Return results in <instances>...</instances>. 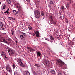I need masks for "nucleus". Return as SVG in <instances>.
<instances>
[{"label": "nucleus", "mask_w": 75, "mask_h": 75, "mask_svg": "<svg viewBox=\"0 0 75 75\" xmlns=\"http://www.w3.org/2000/svg\"><path fill=\"white\" fill-rule=\"evenodd\" d=\"M7 7V6H6V5H4L2 7V10H4V9H6V7Z\"/></svg>", "instance_id": "obj_28"}, {"label": "nucleus", "mask_w": 75, "mask_h": 75, "mask_svg": "<svg viewBox=\"0 0 75 75\" xmlns=\"http://www.w3.org/2000/svg\"><path fill=\"white\" fill-rule=\"evenodd\" d=\"M50 20H51L52 19V18H53V17L52 16H51L50 17Z\"/></svg>", "instance_id": "obj_42"}, {"label": "nucleus", "mask_w": 75, "mask_h": 75, "mask_svg": "<svg viewBox=\"0 0 75 75\" xmlns=\"http://www.w3.org/2000/svg\"><path fill=\"white\" fill-rule=\"evenodd\" d=\"M0 41L1 42H4L5 44H6L8 45H11L10 44H11L10 43V42L5 40V39H4V38H2L0 40Z\"/></svg>", "instance_id": "obj_5"}, {"label": "nucleus", "mask_w": 75, "mask_h": 75, "mask_svg": "<svg viewBox=\"0 0 75 75\" xmlns=\"http://www.w3.org/2000/svg\"><path fill=\"white\" fill-rule=\"evenodd\" d=\"M8 38L7 37H5L4 39H5L6 40H8Z\"/></svg>", "instance_id": "obj_38"}, {"label": "nucleus", "mask_w": 75, "mask_h": 75, "mask_svg": "<svg viewBox=\"0 0 75 75\" xmlns=\"http://www.w3.org/2000/svg\"><path fill=\"white\" fill-rule=\"evenodd\" d=\"M45 40H46L48 41H50V40L48 39L47 38H45Z\"/></svg>", "instance_id": "obj_35"}, {"label": "nucleus", "mask_w": 75, "mask_h": 75, "mask_svg": "<svg viewBox=\"0 0 75 75\" xmlns=\"http://www.w3.org/2000/svg\"><path fill=\"white\" fill-rule=\"evenodd\" d=\"M17 61L19 64H20L22 62V60H21V59H19V58L17 59Z\"/></svg>", "instance_id": "obj_13"}, {"label": "nucleus", "mask_w": 75, "mask_h": 75, "mask_svg": "<svg viewBox=\"0 0 75 75\" xmlns=\"http://www.w3.org/2000/svg\"><path fill=\"white\" fill-rule=\"evenodd\" d=\"M1 4V2H0V5Z\"/></svg>", "instance_id": "obj_52"}, {"label": "nucleus", "mask_w": 75, "mask_h": 75, "mask_svg": "<svg viewBox=\"0 0 75 75\" xmlns=\"http://www.w3.org/2000/svg\"><path fill=\"white\" fill-rule=\"evenodd\" d=\"M24 75H30V72L28 71H25Z\"/></svg>", "instance_id": "obj_16"}, {"label": "nucleus", "mask_w": 75, "mask_h": 75, "mask_svg": "<svg viewBox=\"0 0 75 75\" xmlns=\"http://www.w3.org/2000/svg\"><path fill=\"white\" fill-rule=\"evenodd\" d=\"M34 75H40V74L38 73H36L35 71H34L33 72Z\"/></svg>", "instance_id": "obj_19"}, {"label": "nucleus", "mask_w": 75, "mask_h": 75, "mask_svg": "<svg viewBox=\"0 0 75 75\" xmlns=\"http://www.w3.org/2000/svg\"><path fill=\"white\" fill-rule=\"evenodd\" d=\"M51 7L50 6H49V8H51Z\"/></svg>", "instance_id": "obj_51"}, {"label": "nucleus", "mask_w": 75, "mask_h": 75, "mask_svg": "<svg viewBox=\"0 0 75 75\" xmlns=\"http://www.w3.org/2000/svg\"><path fill=\"white\" fill-rule=\"evenodd\" d=\"M61 8L63 11H64V10H65V7L64 6H62L61 7Z\"/></svg>", "instance_id": "obj_26"}, {"label": "nucleus", "mask_w": 75, "mask_h": 75, "mask_svg": "<svg viewBox=\"0 0 75 75\" xmlns=\"http://www.w3.org/2000/svg\"><path fill=\"white\" fill-rule=\"evenodd\" d=\"M56 64L57 65H59V67H62L63 65L65 64V63L64 62L59 59L57 60V62H56Z\"/></svg>", "instance_id": "obj_4"}, {"label": "nucleus", "mask_w": 75, "mask_h": 75, "mask_svg": "<svg viewBox=\"0 0 75 75\" xmlns=\"http://www.w3.org/2000/svg\"><path fill=\"white\" fill-rule=\"evenodd\" d=\"M12 12L14 15H17L18 14V11L16 10H13Z\"/></svg>", "instance_id": "obj_15"}, {"label": "nucleus", "mask_w": 75, "mask_h": 75, "mask_svg": "<svg viewBox=\"0 0 75 75\" xmlns=\"http://www.w3.org/2000/svg\"><path fill=\"white\" fill-rule=\"evenodd\" d=\"M13 29H12V31H13Z\"/></svg>", "instance_id": "obj_53"}, {"label": "nucleus", "mask_w": 75, "mask_h": 75, "mask_svg": "<svg viewBox=\"0 0 75 75\" xmlns=\"http://www.w3.org/2000/svg\"><path fill=\"white\" fill-rule=\"evenodd\" d=\"M59 16H61V13L60 12H59V13H58Z\"/></svg>", "instance_id": "obj_43"}, {"label": "nucleus", "mask_w": 75, "mask_h": 75, "mask_svg": "<svg viewBox=\"0 0 75 75\" xmlns=\"http://www.w3.org/2000/svg\"><path fill=\"white\" fill-rule=\"evenodd\" d=\"M4 13H7V14H9V12L6 11L4 12Z\"/></svg>", "instance_id": "obj_37"}, {"label": "nucleus", "mask_w": 75, "mask_h": 75, "mask_svg": "<svg viewBox=\"0 0 75 75\" xmlns=\"http://www.w3.org/2000/svg\"><path fill=\"white\" fill-rule=\"evenodd\" d=\"M66 69H67V67H66Z\"/></svg>", "instance_id": "obj_62"}, {"label": "nucleus", "mask_w": 75, "mask_h": 75, "mask_svg": "<svg viewBox=\"0 0 75 75\" xmlns=\"http://www.w3.org/2000/svg\"><path fill=\"white\" fill-rule=\"evenodd\" d=\"M17 8L18 12H20V11H22V8L20 5L18 4L17 5Z\"/></svg>", "instance_id": "obj_10"}, {"label": "nucleus", "mask_w": 75, "mask_h": 75, "mask_svg": "<svg viewBox=\"0 0 75 75\" xmlns=\"http://www.w3.org/2000/svg\"><path fill=\"white\" fill-rule=\"evenodd\" d=\"M59 18H61V19H62V16H60L59 17Z\"/></svg>", "instance_id": "obj_44"}, {"label": "nucleus", "mask_w": 75, "mask_h": 75, "mask_svg": "<svg viewBox=\"0 0 75 75\" xmlns=\"http://www.w3.org/2000/svg\"><path fill=\"white\" fill-rule=\"evenodd\" d=\"M39 52V51H38V52L36 51V52H36V53H38V52Z\"/></svg>", "instance_id": "obj_49"}, {"label": "nucleus", "mask_w": 75, "mask_h": 75, "mask_svg": "<svg viewBox=\"0 0 75 75\" xmlns=\"http://www.w3.org/2000/svg\"><path fill=\"white\" fill-rule=\"evenodd\" d=\"M69 36H66V38H67V39H66L67 40V44L68 45H69V44L70 43V42H69V41H68V38H69Z\"/></svg>", "instance_id": "obj_14"}, {"label": "nucleus", "mask_w": 75, "mask_h": 75, "mask_svg": "<svg viewBox=\"0 0 75 75\" xmlns=\"http://www.w3.org/2000/svg\"><path fill=\"white\" fill-rule=\"evenodd\" d=\"M50 23L51 24H52L53 23V19H50Z\"/></svg>", "instance_id": "obj_29"}, {"label": "nucleus", "mask_w": 75, "mask_h": 75, "mask_svg": "<svg viewBox=\"0 0 75 75\" xmlns=\"http://www.w3.org/2000/svg\"><path fill=\"white\" fill-rule=\"evenodd\" d=\"M67 75H68V74H67Z\"/></svg>", "instance_id": "obj_56"}, {"label": "nucleus", "mask_w": 75, "mask_h": 75, "mask_svg": "<svg viewBox=\"0 0 75 75\" xmlns=\"http://www.w3.org/2000/svg\"><path fill=\"white\" fill-rule=\"evenodd\" d=\"M15 67H16L15 65L14 64H13L12 65V67L13 69H14L15 68Z\"/></svg>", "instance_id": "obj_36"}, {"label": "nucleus", "mask_w": 75, "mask_h": 75, "mask_svg": "<svg viewBox=\"0 0 75 75\" xmlns=\"http://www.w3.org/2000/svg\"><path fill=\"white\" fill-rule=\"evenodd\" d=\"M41 15L42 16H43L44 15V12L42 11L41 12Z\"/></svg>", "instance_id": "obj_32"}, {"label": "nucleus", "mask_w": 75, "mask_h": 75, "mask_svg": "<svg viewBox=\"0 0 75 75\" xmlns=\"http://www.w3.org/2000/svg\"><path fill=\"white\" fill-rule=\"evenodd\" d=\"M69 1H72V0H68Z\"/></svg>", "instance_id": "obj_48"}, {"label": "nucleus", "mask_w": 75, "mask_h": 75, "mask_svg": "<svg viewBox=\"0 0 75 75\" xmlns=\"http://www.w3.org/2000/svg\"><path fill=\"white\" fill-rule=\"evenodd\" d=\"M63 73L64 74V75H65V72H64Z\"/></svg>", "instance_id": "obj_50"}, {"label": "nucleus", "mask_w": 75, "mask_h": 75, "mask_svg": "<svg viewBox=\"0 0 75 75\" xmlns=\"http://www.w3.org/2000/svg\"><path fill=\"white\" fill-rule=\"evenodd\" d=\"M6 1L8 4H10L11 2V0H6Z\"/></svg>", "instance_id": "obj_22"}, {"label": "nucleus", "mask_w": 75, "mask_h": 75, "mask_svg": "<svg viewBox=\"0 0 75 75\" xmlns=\"http://www.w3.org/2000/svg\"><path fill=\"white\" fill-rule=\"evenodd\" d=\"M43 61L44 62V64L45 66V67H47V68H49L50 66H49V63L50 62L48 60V59L45 58H44L43 59Z\"/></svg>", "instance_id": "obj_1"}, {"label": "nucleus", "mask_w": 75, "mask_h": 75, "mask_svg": "<svg viewBox=\"0 0 75 75\" xmlns=\"http://www.w3.org/2000/svg\"><path fill=\"white\" fill-rule=\"evenodd\" d=\"M58 75H62V74H61V72H59L58 74Z\"/></svg>", "instance_id": "obj_39"}, {"label": "nucleus", "mask_w": 75, "mask_h": 75, "mask_svg": "<svg viewBox=\"0 0 75 75\" xmlns=\"http://www.w3.org/2000/svg\"><path fill=\"white\" fill-rule=\"evenodd\" d=\"M8 51L10 55V54L13 55V54H14V52H15V51L12 49H8Z\"/></svg>", "instance_id": "obj_7"}, {"label": "nucleus", "mask_w": 75, "mask_h": 75, "mask_svg": "<svg viewBox=\"0 0 75 75\" xmlns=\"http://www.w3.org/2000/svg\"><path fill=\"white\" fill-rule=\"evenodd\" d=\"M6 69L7 71H8L11 70V67H10V65H8L6 66Z\"/></svg>", "instance_id": "obj_11"}, {"label": "nucleus", "mask_w": 75, "mask_h": 75, "mask_svg": "<svg viewBox=\"0 0 75 75\" xmlns=\"http://www.w3.org/2000/svg\"><path fill=\"white\" fill-rule=\"evenodd\" d=\"M4 0V1H6V0Z\"/></svg>", "instance_id": "obj_58"}, {"label": "nucleus", "mask_w": 75, "mask_h": 75, "mask_svg": "<svg viewBox=\"0 0 75 75\" xmlns=\"http://www.w3.org/2000/svg\"><path fill=\"white\" fill-rule=\"evenodd\" d=\"M1 55L2 57H3L4 58V59L5 61L8 60V57H7V56L6 55V54L3 51H1L0 52Z\"/></svg>", "instance_id": "obj_3"}, {"label": "nucleus", "mask_w": 75, "mask_h": 75, "mask_svg": "<svg viewBox=\"0 0 75 75\" xmlns=\"http://www.w3.org/2000/svg\"><path fill=\"white\" fill-rule=\"evenodd\" d=\"M6 11H9V8H8L7 9V10H6Z\"/></svg>", "instance_id": "obj_47"}, {"label": "nucleus", "mask_w": 75, "mask_h": 75, "mask_svg": "<svg viewBox=\"0 0 75 75\" xmlns=\"http://www.w3.org/2000/svg\"><path fill=\"white\" fill-rule=\"evenodd\" d=\"M19 35H20L19 38L21 40H23L25 38V34L23 32H20Z\"/></svg>", "instance_id": "obj_6"}, {"label": "nucleus", "mask_w": 75, "mask_h": 75, "mask_svg": "<svg viewBox=\"0 0 75 75\" xmlns=\"http://www.w3.org/2000/svg\"><path fill=\"white\" fill-rule=\"evenodd\" d=\"M28 49V51L29 52V51H30L31 52V51H33V49L31 47H26Z\"/></svg>", "instance_id": "obj_12"}, {"label": "nucleus", "mask_w": 75, "mask_h": 75, "mask_svg": "<svg viewBox=\"0 0 75 75\" xmlns=\"http://www.w3.org/2000/svg\"><path fill=\"white\" fill-rule=\"evenodd\" d=\"M8 72H9V74H12V70H9L8 71Z\"/></svg>", "instance_id": "obj_30"}, {"label": "nucleus", "mask_w": 75, "mask_h": 75, "mask_svg": "<svg viewBox=\"0 0 75 75\" xmlns=\"http://www.w3.org/2000/svg\"><path fill=\"white\" fill-rule=\"evenodd\" d=\"M4 29V26L3 25V23L1 22L0 23V30L3 31Z\"/></svg>", "instance_id": "obj_8"}, {"label": "nucleus", "mask_w": 75, "mask_h": 75, "mask_svg": "<svg viewBox=\"0 0 75 75\" xmlns=\"http://www.w3.org/2000/svg\"><path fill=\"white\" fill-rule=\"evenodd\" d=\"M27 2H28L29 3H30L31 2V0H26Z\"/></svg>", "instance_id": "obj_40"}, {"label": "nucleus", "mask_w": 75, "mask_h": 75, "mask_svg": "<svg viewBox=\"0 0 75 75\" xmlns=\"http://www.w3.org/2000/svg\"><path fill=\"white\" fill-rule=\"evenodd\" d=\"M9 20H16V19L15 18H13L12 17H9Z\"/></svg>", "instance_id": "obj_25"}, {"label": "nucleus", "mask_w": 75, "mask_h": 75, "mask_svg": "<svg viewBox=\"0 0 75 75\" xmlns=\"http://www.w3.org/2000/svg\"><path fill=\"white\" fill-rule=\"evenodd\" d=\"M28 28L29 30H32V27H31V26H29Z\"/></svg>", "instance_id": "obj_31"}, {"label": "nucleus", "mask_w": 75, "mask_h": 75, "mask_svg": "<svg viewBox=\"0 0 75 75\" xmlns=\"http://www.w3.org/2000/svg\"><path fill=\"white\" fill-rule=\"evenodd\" d=\"M6 75H7V74H6Z\"/></svg>", "instance_id": "obj_59"}, {"label": "nucleus", "mask_w": 75, "mask_h": 75, "mask_svg": "<svg viewBox=\"0 0 75 75\" xmlns=\"http://www.w3.org/2000/svg\"><path fill=\"white\" fill-rule=\"evenodd\" d=\"M49 3L50 4H53V5L54 4V3L52 1H50L49 2Z\"/></svg>", "instance_id": "obj_34"}, {"label": "nucleus", "mask_w": 75, "mask_h": 75, "mask_svg": "<svg viewBox=\"0 0 75 75\" xmlns=\"http://www.w3.org/2000/svg\"><path fill=\"white\" fill-rule=\"evenodd\" d=\"M19 64H20V65L21 66V67H25V65H24V63L22 62L21 63Z\"/></svg>", "instance_id": "obj_18"}, {"label": "nucleus", "mask_w": 75, "mask_h": 75, "mask_svg": "<svg viewBox=\"0 0 75 75\" xmlns=\"http://www.w3.org/2000/svg\"><path fill=\"white\" fill-rule=\"evenodd\" d=\"M15 42L16 43V44H17V43H18V41L17 40H16L15 41Z\"/></svg>", "instance_id": "obj_45"}, {"label": "nucleus", "mask_w": 75, "mask_h": 75, "mask_svg": "<svg viewBox=\"0 0 75 75\" xmlns=\"http://www.w3.org/2000/svg\"><path fill=\"white\" fill-rule=\"evenodd\" d=\"M69 3H67V6H66V8L67 9H68L69 8Z\"/></svg>", "instance_id": "obj_24"}, {"label": "nucleus", "mask_w": 75, "mask_h": 75, "mask_svg": "<svg viewBox=\"0 0 75 75\" xmlns=\"http://www.w3.org/2000/svg\"><path fill=\"white\" fill-rule=\"evenodd\" d=\"M7 40L8 41H9V42H10V43H11V42H12V40H11V39L9 38H8Z\"/></svg>", "instance_id": "obj_20"}, {"label": "nucleus", "mask_w": 75, "mask_h": 75, "mask_svg": "<svg viewBox=\"0 0 75 75\" xmlns=\"http://www.w3.org/2000/svg\"><path fill=\"white\" fill-rule=\"evenodd\" d=\"M11 35L14 36V31H11Z\"/></svg>", "instance_id": "obj_21"}, {"label": "nucleus", "mask_w": 75, "mask_h": 75, "mask_svg": "<svg viewBox=\"0 0 75 75\" xmlns=\"http://www.w3.org/2000/svg\"><path fill=\"white\" fill-rule=\"evenodd\" d=\"M50 73H51V74H54L55 73V71H54V70H52L50 71Z\"/></svg>", "instance_id": "obj_27"}, {"label": "nucleus", "mask_w": 75, "mask_h": 75, "mask_svg": "<svg viewBox=\"0 0 75 75\" xmlns=\"http://www.w3.org/2000/svg\"><path fill=\"white\" fill-rule=\"evenodd\" d=\"M17 4H18V3H17Z\"/></svg>", "instance_id": "obj_60"}, {"label": "nucleus", "mask_w": 75, "mask_h": 75, "mask_svg": "<svg viewBox=\"0 0 75 75\" xmlns=\"http://www.w3.org/2000/svg\"><path fill=\"white\" fill-rule=\"evenodd\" d=\"M35 66H36V67H40V65L37 64H35Z\"/></svg>", "instance_id": "obj_33"}, {"label": "nucleus", "mask_w": 75, "mask_h": 75, "mask_svg": "<svg viewBox=\"0 0 75 75\" xmlns=\"http://www.w3.org/2000/svg\"><path fill=\"white\" fill-rule=\"evenodd\" d=\"M68 35V34H66V35Z\"/></svg>", "instance_id": "obj_57"}, {"label": "nucleus", "mask_w": 75, "mask_h": 75, "mask_svg": "<svg viewBox=\"0 0 75 75\" xmlns=\"http://www.w3.org/2000/svg\"><path fill=\"white\" fill-rule=\"evenodd\" d=\"M37 56H41V52H38L37 53Z\"/></svg>", "instance_id": "obj_23"}, {"label": "nucleus", "mask_w": 75, "mask_h": 75, "mask_svg": "<svg viewBox=\"0 0 75 75\" xmlns=\"http://www.w3.org/2000/svg\"><path fill=\"white\" fill-rule=\"evenodd\" d=\"M34 34L37 37H38L40 36V33H39V31H38V30L34 31Z\"/></svg>", "instance_id": "obj_9"}, {"label": "nucleus", "mask_w": 75, "mask_h": 75, "mask_svg": "<svg viewBox=\"0 0 75 75\" xmlns=\"http://www.w3.org/2000/svg\"><path fill=\"white\" fill-rule=\"evenodd\" d=\"M34 14L36 18H40V16H41L40 12L38 10H35Z\"/></svg>", "instance_id": "obj_2"}, {"label": "nucleus", "mask_w": 75, "mask_h": 75, "mask_svg": "<svg viewBox=\"0 0 75 75\" xmlns=\"http://www.w3.org/2000/svg\"><path fill=\"white\" fill-rule=\"evenodd\" d=\"M65 21H66V20Z\"/></svg>", "instance_id": "obj_61"}, {"label": "nucleus", "mask_w": 75, "mask_h": 75, "mask_svg": "<svg viewBox=\"0 0 75 75\" xmlns=\"http://www.w3.org/2000/svg\"><path fill=\"white\" fill-rule=\"evenodd\" d=\"M66 23H68V20L67 19H66Z\"/></svg>", "instance_id": "obj_46"}, {"label": "nucleus", "mask_w": 75, "mask_h": 75, "mask_svg": "<svg viewBox=\"0 0 75 75\" xmlns=\"http://www.w3.org/2000/svg\"><path fill=\"white\" fill-rule=\"evenodd\" d=\"M49 38L50 40H52V41H54V38L52 36H50Z\"/></svg>", "instance_id": "obj_17"}, {"label": "nucleus", "mask_w": 75, "mask_h": 75, "mask_svg": "<svg viewBox=\"0 0 75 75\" xmlns=\"http://www.w3.org/2000/svg\"><path fill=\"white\" fill-rule=\"evenodd\" d=\"M54 31H55V29L54 30Z\"/></svg>", "instance_id": "obj_54"}, {"label": "nucleus", "mask_w": 75, "mask_h": 75, "mask_svg": "<svg viewBox=\"0 0 75 75\" xmlns=\"http://www.w3.org/2000/svg\"><path fill=\"white\" fill-rule=\"evenodd\" d=\"M53 5L54 7V8H55V7H56V5H55L54 3L53 4Z\"/></svg>", "instance_id": "obj_41"}, {"label": "nucleus", "mask_w": 75, "mask_h": 75, "mask_svg": "<svg viewBox=\"0 0 75 75\" xmlns=\"http://www.w3.org/2000/svg\"><path fill=\"white\" fill-rule=\"evenodd\" d=\"M54 24H56V23H54Z\"/></svg>", "instance_id": "obj_55"}]
</instances>
